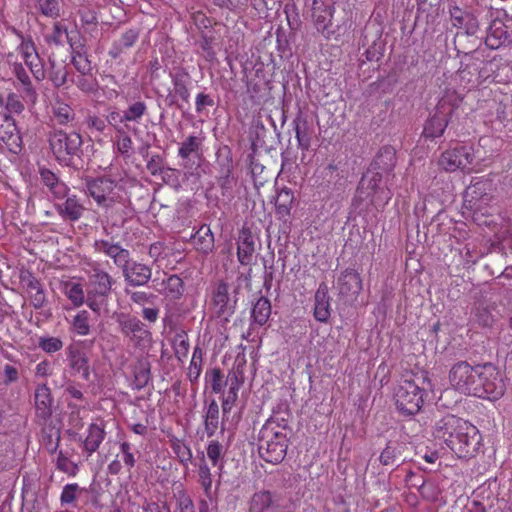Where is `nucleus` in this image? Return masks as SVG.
<instances>
[{
    "mask_svg": "<svg viewBox=\"0 0 512 512\" xmlns=\"http://www.w3.org/2000/svg\"><path fill=\"white\" fill-rule=\"evenodd\" d=\"M434 438L444 442L458 458L474 457L481 445V435L476 426L454 415H447L436 422Z\"/></svg>",
    "mask_w": 512,
    "mask_h": 512,
    "instance_id": "f257e3e1",
    "label": "nucleus"
},
{
    "mask_svg": "<svg viewBox=\"0 0 512 512\" xmlns=\"http://www.w3.org/2000/svg\"><path fill=\"white\" fill-rule=\"evenodd\" d=\"M379 159L380 156L375 159L371 167L364 173L356 192L357 200L375 207L385 206L392 198L391 190L383 183L382 173L376 171L377 168H380Z\"/></svg>",
    "mask_w": 512,
    "mask_h": 512,
    "instance_id": "f03ea898",
    "label": "nucleus"
},
{
    "mask_svg": "<svg viewBox=\"0 0 512 512\" xmlns=\"http://www.w3.org/2000/svg\"><path fill=\"white\" fill-rule=\"evenodd\" d=\"M287 450V435L285 428L276 421L268 420L260 429L258 436V451L266 462L280 463Z\"/></svg>",
    "mask_w": 512,
    "mask_h": 512,
    "instance_id": "7ed1b4c3",
    "label": "nucleus"
},
{
    "mask_svg": "<svg viewBox=\"0 0 512 512\" xmlns=\"http://www.w3.org/2000/svg\"><path fill=\"white\" fill-rule=\"evenodd\" d=\"M493 183L488 179H477L467 187L464 204L472 212L473 220L478 224H488V209L493 202Z\"/></svg>",
    "mask_w": 512,
    "mask_h": 512,
    "instance_id": "20e7f679",
    "label": "nucleus"
},
{
    "mask_svg": "<svg viewBox=\"0 0 512 512\" xmlns=\"http://www.w3.org/2000/svg\"><path fill=\"white\" fill-rule=\"evenodd\" d=\"M87 191L96 204L106 211L124 205L126 193L123 185L109 176L88 180Z\"/></svg>",
    "mask_w": 512,
    "mask_h": 512,
    "instance_id": "39448f33",
    "label": "nucleus"
},
{
    "mask_svg": "<svg viewBox=\"0 0 512 512\" xmlns=\"http://www.w3.org/2000/svg\"><path fill=\"white\" fill-rule=\"evenodd\" d=\"M114 281L112 277L99 266H92L88 273L87 306L95 313L106 305Z\"/></svg>",
    "mask_w": 512,
    "mask_h": 512,
    "instance_id": "423d86ee",
    "label": "nucleus"
},
{
    "mask_svg": "<svg viewBox=\"0 0 512 512\" xmlns=\"http://www.w3.org/2000/svg\"><path fill=\"white\" fill-rule=\"evenodd\" d=\"M423 389L414 379H403L397 385L394 399L399 411L404 414H416L423 404Z\"/></svg>",
    "mask_w": 512,
    "mask_h": 512,
    "instance_id": "0eeeda50",
    "label": "nucleus"
},
{
    "mask_svg": "<svg viewBox=\"0 0 512 512\" xmlns=\"http://www.w3.org/2000/svg\"><path fill=\"white\" fill-rule=\"evenodd\" d=\"M475 396L490 400L499 399L505 391V383L500 371L492 364L480 366Z\"/></svg>",
    "mask_w": 512,
    "mask_h": 512,
    "instance_id": "6e6552de",
    "label": "nucleus"
},
{
    "mask_svg": "<svg viewBox=\"0 0 512 512\" xmlns=\"http://www.w3.org/2000/svg\"><path fill=\"white\" fill-rule=\"evenodd\" d=\"M489 24L485 44L490 49H498L501 46L512 44V16L504 12L490 13Z\"/></svg>",
    "mask_w": 512,
    "mask_h": 512,
    "instance_id": "1a4fd4ad",
    "label": "nucleus"
},
{
    "mask_svg": "<svg viewBox=\"0 0 512 512\" xmlns=\"http://www.w3.org/2000/svg\"><path fill=\"white\" fill-rule=\"evenodd\" d=\"M480 366H471L466 361L454 364L449 372L450 385L463 394L475 396Z\"/></svg>",
    "mask_w": 512,
    "mask_h": 512,
    "instance_id": "9d476101",
    "label": "nucleus"
},
{
    "mask_svg": "<svg viewBox=\"0 0 512 512\" xmlns=\"http://www.w3.org/2000/svg\"><path fill=\"white\" fill-rule=\"evenodd\" d=\"M474 158L475 153L472 147L456 146L444 151L438 160V164L447 172L457 170L470 172L475 170Z\"/></svg>",
    "mask_w": 512,
    "mask_h": 512,
    "instance_id": "9b49d317",
    "label": "nucleus"
},
{
    "mask_svg": "<svg viewBox=\"0 0 512 512\" xmlns=\"http://www.w3.org/2000/svg\"><path fill=\"white\" fill-rule=\"evenodd\" d=\"M50 148L59 162L67 163L69 157L76 154L81 146V137L77 133L67 134L54 131L49 138Z\"/></svg>",
    "mask_w": 512,
    "mask_h": 512,
    "instance_id": "f8f14e48",
    "label": "nucleus"
},
{
    "mask_svg": "<svg viewBox=\"0 0 512 512\" xmlns=\"http://www.w3.org/2000/svg\"><path fill=\"white\" fill-rule=\"evenodd\" d=\"M335 287L345 301H354L362 290V280L356 271L346 269L340 273Z\"/></svg>",
    "mask_w": 512,
    "mask_h": 512,
    "instance_id": "ddd939ff",
    "label": "nucleus"
},
{
    "mask_svg": "<svg viewBox=\"0 0 512 512\" xmlns=\"http://www.w3.org/2000/svg\"><path fill=\"white\" fill-rule=\"evenodd\" d=\"M18 153L21 150L22 140L17 131L15 121L6 113L0 112V147Z\"/></svg>",
    "mask_w": 512,
    "mask_h": 512,
    "instance_id": "4468645a",
    "label": "nucleus"
},
{
    "mask_svg": "<svg viewBox=\"0 0 512 512\" xmlns=\"http://www.w3.org/2000/svg\"><path fill=\"white\" fill-rule=\"evenodd\" d=\"M234 309L235 301L229 297L227 284L220 283L213 294L212 310L214 316L223 322H227L234 313Z\"/></svg>",
    "mask_w": 512,
    "mask_h": 512,
    "instance_id": "2eb2a0df",
    "label": "nucleus"
},
{
    "mask_svg": "<svg viewBox=\"0 0 512 512\" xmlns=\"http://www.w3.org/2000/svg\"><path fill=\"white\" fill-rule=\"evenodd\" d=\"M19 54L29 67L31 73L37 80H42L45 76L43 65L36 51L35 45L31 39L21 37V43L17 48Z\"/></svg>",
    "mask_w": 512,
    "mask_h": 512,
    "instance_id": "dca6fc26",
    "label": "nucleus"
},
{
    "mask_svg": "<svg viewBox=\"0 0 512 512\" xmlns=\"http://www.w3.org/2000/svg\"><path fill=\"white\" fill-rule=\"evenodd\" d=\"M20 283L26 290L31 305L36 309L42 308L46 302V294L40 280L27 271L21 274Z\"/></svg>",
    "mask_w": 512,
    "mask_h": 512,
    "instance_id": "f3484780",
    "label": "nucleus"
},
{
    "mask_svg": "<svg viewBox=\"0 0 512 512\" xmlns=\"http://www.w3.org/2000/svg\"><path fill=\"white\" fill-rule=\"evenodd\" d=\"M94 248L97 252L102 253L113 260L118 268L122 269L130 259L129 250L123 248L119 243L110 240H96Z\"/></svg>",
    "mask_w": 512,
    "mask_h": 512,
    "instance_id": "a211bd4d",
    "label": "nucleus"
},
{
    "mask_svg": "<svg viewBox=\"0 0 512 512\" xmlns=\"http://www.w3.org/2000/svg\"><path fill=\"white\" fill-rule=\"evenodd\" d=\"M121 270L125 281L131 286H143L148 283L152 276V270L149 266L131 261V259Z\"/></svg>",
    "mask_w": 512,
    "mask_h": 512,
    "instance_id": "6ab92c4d",
    "label": "nucleus"
},
{
    "mask_svg": "<svg viewBox=\"0 0 512 512\" xmlns=\"http://www.w3.org/2000/svg\"><path fill=\"white\" fill-rule=\"evenodd\" d=\"M450 15L452 25L465 34L475 35L478 32L479 20L473 13L463 11L459 7H453L450 10Z\"/></svg>",
    "mask_w": 512,
    "mask_h": 512,
    "instance_id": "aec40b11",
    "label": "nucleus"
},
{
    "mask_svg": "<svg viewBox=\"0 0 512 512\" xmlns=\"http://www.w3.org/2000/svg\"><path fill=\"white\" fill-rule=\"evenodd\" d=\"M486 226H492L495 238L504 247L512 249V220L497 216L495 219L488 220Z\"/></svg>",
    "mask_w": 512,
    "mask_h": 512,
    "instance_id": "412c9836",
    "label": "nucleus"
},
{
    "mask_svg": "<svg viewBox=\"0 0 512 512\" xmlns=\"http://www.w3.org/2000/svg\"><path fill=\"white\" fill-rule=\"evenodd\" d=\"M331 315L328 288L320 284L315 293L314 317L319 322H327Z\"/></svg>",
    "mask_w": 512,
    "mask_h": 512,
    "instance_id": "4be33fe9",
    "label": "nucleus"
},
{
    "mask_svg": "<svg viewBox=\"0 0 512 512\" xmlns=\"http://www.w3.org/2000/svg\"><path fill=\"white\" fill-rule=\"evenodd\" d=\"M237 256L242 265L252 263L255 252V242L250 231L242 230L237 242Z\"/></svg>",
    "mask_w": 512,
    "mask_h": 512,
    "instance_id": "5701e85b",
    "label": "nucleus"
},
{
    "mask_svg": "<svg viewBox=\"0 0 512 512\" xmlns=\"http://www.w3.org/2000/svg\"><path fill=\"white\" fill-rule=\"evenodd\" d=\"M58 213L70 221H77L84 213V206L80 203L79 199L75 196H68L62 202L56 204Z\"/></svg>",
    "mask_w": 512,
    "mask_h": 512,
    "instance_id": "b1692460",
    "label": "nucleus"
},
{
    "mask_svg": "<svg viewBox=\"0 0 512 512\" xmlns=\"http://www.w3.org/2000/svg\"><path fill=\"white\" fill-rule=\"evenodd\" d=\"M105 428L102 423H91L87 428V435L83 440V449L91 456L97 451L103 440L105 439Z\"/></svg>",
    "mask_w": 512,
    "mask_h": 512,
    "instance_id": "393cba45",
    "label": "nucleus"
},
{
    "mask_svg": "<svg viewBox=\"0 0 512 512\" xmlns=\"http://www.w3.org/2000/svg\"><path fill=\"white\" fill-rule=\"evenodd\" d=\"M449 118L448 114L439 113L436 108L434 115L427 120L424 126L423 135L426 138L440 137L448 125Z\"/></svg>",
    "mask_w": 512,
    "mask_h": 512,
    "instance_id": "a878e982",
    "label": "nucleus"
},
{
    "mask_svg": "<svg viewBox=\"0 0 512 512\" xmlns=\"http://www.w3.org/2000/svg\"><path fill=\"white\" fill-rule=\"evenodd\" d=\"M52 398L50 389L46 385H40L35 391L36 414L42 419H47L52 412Z\"/></svg>",
    "mask_w": 512,
    "mask_h": 512,
    "instance_id": "bb28decb",
    "label": "nucleus"
},
{
    "mask_svg": "<svg viewBox=\"0 0 512 512\" xmlns=\"http://www.w3.org/2000/svg\"><path fill=\"white\" fill-rule=\"evenodd\" d=\"M68 362L69 366L75 373L80 374L85 380L89 379L90 372L88 358L83 351L74 347H69Z\"/></svg>",
    "mask_w": 512,
    "mask_h": 512,
    "instance_id": "cd10ccee",
    "label": "nucleus"
},
{
    "mask_svg": "<svg viewBox=\"0 0 512 512\" xmlns=\"http://www.w3.org/2000/svg\"><path fill=\"white\" fill-rule=\"evenodd\" d=\"M192 243L201 253H210L214 248V236L210 227L206 225L200 227V229L193 235Z\"/></svg>",
    "mask_w": 512,
    "mask_h": 512,
    "instance_id": "c85d7f7f",
    "label": "nucleus"
},
{
    "mask_svg": "<svg viewBox=\"0 0 512 512\" xmlns=\"http://www.w3.org/2000/svg\"><path fill=\"white\" fill-rule=\"evenodd\" d=\"M241 383L242 381L237 372L232 371L228 374L226 384L229 386V389L222 402V408L225 412L230 410L236 401Z\"/></svg>",
    "mask_w": 512,
    "mask_h": 512,
    "instance_id": "c756f323",
    "label": "nucleus"
},
{
    "mask_svg": "<svg viewBox=\"0 0 512 512\" xmlns=\"http://www.w3.org/2000/svg\"><path fill=\"white\" fill-rule=\"evenodd\" d=\"M462 102V95L455 90L447 89L437 104L439 113L451 116L455 108Z\"/></svg>",
    "mask_w": 512,
    "mask_h": 512,
    "instance_id": "7c9ffc66",
    "label": "nucleus"
},
{
    "mask_svg": "<svg viewBox=\"0 0 512 512\" xmlns=\"http://www.w3.org/2000/svg\"><path fill=\"white\" fill-rule=\"evenodd\" d=\"M71 331L79 336H87L90 333V314L87 310H80L72 318Z\"/></svg>",
    "mask_w": 512,
    "mask_h": 512,
    "instance_id": "2f4dec72",
    "label": "nucleus"
},
{
    "mask_svg": "<svg viewBox=\"0 0 512 512\" xmlns=\"http://www.w3.org/2000/svg\"><path fill=\"white\" fill-rule=\"evenodd\" d=\"M198 482L201 485L206 497L209 500H212L215 494V492L212 489V473L204 460L198 466Z\"/></svg>",
    "mask_w": 512,
    "mask_h": 512,
    "instance_id": "473e14b6",
    "label": "nucleus"
},
{
    "mask_svg": "<svg viewBox=\"0 0 512 512\" xmlns=\"http://www.w3.org/2000/svg\"><path fill=\"white\" fill-rule=\"evenodd\" d=\"M334 11L333 6L317 7L314 9L315 25L319 31L324 32L331 25Z\"/></svg>",
    "mask_w": 512,
    "mask_h": 512,
    "instance_id": "72a5a7b5",
    "label": "nucleus"
},
{
    "mask_svg": "<svg viewBox=\"0 0 512 512\" xmlns=\"http://www.w3.org/2000/svg\"><path fill=\"white\" fill-rule=\"evenodd\" d=\"M204 425H205V432L206 434L211 437L213 436L219 426V407L216 402H212L206 411L205 419H204Z\"/></svg>",
    "mask_w": 512,
    "mask_h": 512,
    "instance_id": "f704fd0d",
    "label": "nucleus"
},
{
    "mask_svg": "<svg viewBox=\"0 0 512 512\" xmlns=\"http://www.w3.org/2000/svg\"><path fill=\"white\" fill-rule=\"evenodd\" d=\"M271 315V305L267 298L261 297L254 304L252 318L259 325H264Z\"/></svg>",
    "mask_w": 512,
    "mask_h": 512,
    "instance_id": "c9c22d12",
    "label": "nucleus"
},
{
    "mask_svg": "<svg viewBox=\"0 0 512 512\" xmlns=\"http://www.w3.org/2000/svg\"><path fill=\"white\" fill-rule=\"evenodd\" d=\"M272 504V495L268 491L255 493L250 501L249 512H266Z\"/></svg>",
    "mask_w": 512,
    "mask_h": 512,
    "instance_id": "e433bc0d",
    "label": "nucleus"
},
{
    "mask_svg": "<svg viewBox=\"0 0 512 512\" xmlns=\"http://www.w3.org/2000/svg\"><path fill=\"white\" fill-rule=\"evenodd\" d=\"M63 292L75 307H80L86 302L84 291L80 283L66 282Z\"/></svg>",
    "mask_w": 512,
    "mask_h": 512,
    "instance_id": "4c0bfd02",
    "label": "nucleus"
},
{
    "mask_svg": "<svg viewBox=\"0 0 512 512\" xmlns=\"http://www.w3.org/2000/svg\"><path fill=\"white\" fill-rule=\"evenodd\" d=\"M147 111V106L143 101H136L128 106L123 112L120 122H139Z\"/></svg>",
    "mask_w": 512,
    "mask_h": 512,
    "instance_id": "58836bf2",
    "label": "nucleus"
},
{
    "mask_svg": "<svg viewBox=\"0 0 512 512\" xmlns=\"http://www.w3.org/2000/svg\"><path fill=\"white\" fill-rule=\"evenodd\" d=\"M293 124L298 147L302 150H308L310 147V136L308 133L307 121L305 119L297 118L294 120Z\"/></svg>",
    "mask_w": 512,
    "mask_h": 512,
    "instance_id": "ea45409f",
    "label": "nucleus"
},
{
    "mask_svg": "<svg viewBox=\"0 0 512 512\" xmlns=\"http://www.w3.org/2000/svg\"><path fill=\"white\" fill-rule=\"evenodd\" d=\"M202 145V141L197 136L187 137L179 146L178 156L184 160L189 159L193 154H197Z\"/></svg>",
    "mask_w": 512,
    "mask_h": 512,
    "instance_id": "a19ab883",
    "label": "nucleus"
},
{
    "mask_svg": "<svg viewBox=\"0 0 512 512\" xmlns=\"http://www.w3.org/2000/svg\"><path fill=\"white\" fill-rule=\"evenodd\" d=\"M164 286L161 290L170 298L176 299L182 294V280L176 275H172L162 283Z\"/></svg>",
    "mask_w": 512,
    "mask_h": 512,
    "instance_id": "79ce46f5",
    "label": "nucleus"
},
{
    "mask_svg": "<svg viewBox=\"0 0 512 512\" xmlns=\"http://www.w3.org/2000/svg\"><path fill=\"white\" fill-rule=\"evenodd\" d=\"M119 324L121 326L122 332L130 338L133 334L139 332V330H141V328L144 326L143 323L136 317L125 315L120 316Z\"/></svg>",
    "mask_w": 512,
    "mask_h": 512,
    "instance_id": "37998d69",
    "label": "nucleus"
},
{
    "mask_svg": "<svg viewBox=\"0 0 512 512\" xmlns=\"http://www.w3.org/2000/svg\"><path fill=\"white\" fill-rule=\"evenodd\" d=\"M53 116L59 124H67L74 119V112L69 105L57 102L53 106Z\"/></svg>",
    "mask_w": 512,
    "mask_h": 512,
    "instance_id": "c03bdc74",
    "label": "nucleus"
},
{
    "mask_svg": "<svg viewBox=\"0 0 512 512\" xmlns=\"http://www.w3.org/2000/svg\"><path fill=\"white\" fill-rule=\"evenodd\" d=\"M202 370V351L200 348H195L193 351V355L190 361V365L188 367V377L190 381H196Z\"/></svg>",
    "mask_w": 512,
    "mask_h": 512,
    "instance_id": "a18cd8bd",
    "label": "nucleus"
},
{
    "mask_svg": "<svg viewBox=\"0 0 512 512\" xmlns=\"http://www.w3.org/2000/svg\"><path fill=\"white\" fill-rule=\"evenodd\" d=\"M293 202V193L288 188H283L277 195L276 207L278 212L288 214Z\"/></svg>",
    "mask_w": 512,
    "mask_h": 512,
    "instance_id": "49530a36",
    "label": "nucleus"
},
{
    "mask_svg": "<svg viewBox=\"0 0 512 512\" xmlns=\"http://www.w3.org/2000/svg\"><path fill=\"white\" fill-rule=\"evenodd\" d=\"M207 457L213 466H218L220 470L223 469V446L217 441H211L207 446Z\"/></svg>",
    "mask_w": 512,
    "mask_h": 512,
    "instance_id": "de8ad7c7",
    "label": "nucleus"
},
{
    "mask_svg": "<svg viewBox=\"0 0 512 512\" xmlns=\"http://www.w3.org/2000/svg\"><path fill=\"white\" fill-rule=\"evenodd\" d=\"M173 451L177 455L179 461L184 466H188V464L192 460V452L191 449L181 440H178L172 444Z\"/></svg>",
    "mask_w": 512,
    "mask_h": 512,
    "instance_id": "09e8293b",
    "label": "nucleus"
},
{
    "mask_svg": "<svg viewBox=\"0 0 512 512\" xmlns=\"http://www.w3.org/2000/svg\"><path fill=\"white\" fill-rule=\"evenodd\" d=\"M173 348L175 354L178 358L186 357L189 350V342L187 335L182 333H177L173 339Z\"/></svg>",
    "mask_w": 512,
    "mask_h": 512,
    "instance_id": "8fccbe9b",
    "label": "nucleus"
},
{
    "mask_svg": "<svg viewBox=\"0 0 512 512\" xmlns=\"http://www.w3.org/2000/svg\"><path fill=\"white\" fill-rule=\"evenodd\" d=\"M38 345L46 353H54L62 349L63 342L58 337H41Z\"/></svg>",
    "mask_w": 512,
    "mask_h": 512,
    "instance_id": "3c124183",
    "label": "nucleus"
},
{
    "mask_svg": "<svg viewBox=\"0 0 512 512\" xmlns=\"http://www.w3.org/2000/svg\"><path fill=\"white\" fill-rule=\"evenodd\" d=\"M80 487L76 483L66 484L60 495V502L62 505L71 504L75 501L78 492L80 491Z\"/></svg>",
    "mask_w": 512,
    "mask_h": 512,
    "instance_id": "603ef678",
    "label": "nucleus"
},
{
    "mask_svg": "<svg viewBox=\"0 0 512 512\" xmlns=\"http://www.w3.org/2000/svg\"><path fill=\"white\" fill-rule=\"evenodd\" d=\"M37 6L45 16L56 17L59 14V0H37Z\"/></svg>",
    "mask_w": 512,
    "mask_h": 512,
    "instance_id": "864d4df0",
    "label": "nucleus"
},
{
    "mask_svg": "<svg viewBox=\"0 0 512 512\" xmlns=\"http://www.w3.org/2000/svg\"><path fill=\"white\" fill-rule=\"evenodd\" d=\"M57 469L69 474L75 475L77 472V465L72 462L67 456H65L62 452H59L57 460H56Z\"/></svg>",
    "mask_w": 512,
    "mask_h": 512,
    "instance_id": "5fc2aeb1",
    "label": "nucleus"
},
{
    "mask_svg": "<svg viewBox=\"0 0 512 512\" xmlns=\"http://www.w3.org/2000/svg\"><path fill=\"white\" fill-rule=\"evenodd\" d=\"M115 147H116L117 151L119 153H121L122 155L129 156L130 152L133 149V142H132L130 136H128L124 132H121L117 136Z\"/></svg>",
    "mask_w": 512,
    "mask_h": 512,
    "instance_id": "6e6d98bb",
    "label": "nucleus"
},
{
    "mask_svg": "<svg viewBox=\"0 0 512 512\" xmlns=\"http://www.w3.org/2000/svg\"><path fill=\"white\" fill-rule=\"evenodd\" d=\"M72 63L77 71L83 75H87L91 71V63L83 54H75L72 58Z\"/></svg>",
    "mask_w": 512,
    "mask_h": 512,
    "instance_id": "4d7b16f0",
    "label": "nucleus"
},
{
    "mask_svg": "<svg viewBox=\"0 0 512 512\" xmlns=\"http://www.w3.org/2000/svg\"><path fill=\"white\" fill-rule=\"evenodd\" d=\"M120 451H121V454H122V460L124 462V464L129 468H133L135 463H136V459H135V456L132 452V446L130 443L128 442H123L120 444Z\"/></svg>",
    "mask_w": 512,
    "mask_h": 512,
    "instance_id": "13d9d810",
    "label": "nucleus"
},
{
    "mask_svg": "<svg viewBox=\"0 0 512 512\" xmlns=\"http://www.w3.org/2000/svg\"><path fill=\"white\" fill-rule=\"evenodd\" d=\"M131 341L140 347H147L151 343V333L143 326L139 332L131 336Z\"/></svg>",
    "mask_w": 512,
    "mask_h": 512,
    "instance_id": "bf43d9fd",
    "label": "nucleus"
},
{
    "mask_svg": "<svg viewBox=\"0 0 512 512\" xmlns=\"http://www.w3.org/2000/svg\"><path fill=\"white\" fill-rule=\"evenodd\" d=\"M396 459V450L395 448L387 445L386 448L381 452L379 456V460L383 465H391L394 463Z\"/></svg>",
    "mask_w": 512,
    "mask_h": 512,
    "instance_id": "052dcab7",
    "label": "nucleus"
},
{
    "mask_svg": "<svg viewBox=\"0 0 512 512\" xmlns=\"http://www.w3.org/2000/svg\"><path fill=\"white\" fill-rule=\"evenodd\" d=\"M211 389L214 393H220L223 389V375L218 369L211 372Z\"/></svg>",
    "mask_w": 512,
    "mask_h": 512,
    "instance_id": "680f3d73",
    "label": "nucleus"
},
{
    "mask_svg": "<svg viewBox=\"0 0 512 512\" xmlns=\"http://www.w3.org/2000/svg\"><path fill=\"white\" fill-rule=\"evenodd\" d=\"M51 193L54 195L55 199L62 201L67 198L69 188L67 185L61 181H59L56 185H54L51 189H49Z\"/></svg>",
    "mask_w": 512,
    "mask_h": 512,
    "instance_id": "e2e57ef3",
    "label": "nucleus"
},
{
    "mask_svg": "<svg viewBox=\"0 0 512 512\" xmlns=\"http://www.w3.org/2000/svg\"><path fill=\"white\" fill-rule=\"evenodd\" d=\"M138 36H139L138 32L134 29H130V30L126 31L121 36V39H120L121 46L126 47V48L131 47L138 39Z\"/></svg>",
    "mask_w": 512,
    "mask_h": 512,
    "instance_id": "0e129e2a",
    "label": "nucleus"
},
{
    "mask_svg": "<svg viewBox=\"0 0 512 512\" xmlns=\"http://www.w3.org/2000/svg\"><path fill=\"white\" fill-rule=\"evenodd\" d=\"M40 175L42 181L49 189H51L54 185H56L59 182L57 176L48 169H42L40 171Z\"/></svg>",
    "mask_w": 512,
    "mask_h": 512,
    "instance_id": "69168bd1",
    "label": "nucleus"
},
{
    "mask_svg": "<svg viewBox=\"0 0 512 512\" xmlns=\"http://www.w3.org/2000/svg\"><path fill=\"white\" fill-rule=\"evenodd\" d=\"M178 506L180 512H194L193 502L186 494H182L178 497Z\"/></svg>",
    "mask_w": 512,
    "mask_h": 512,
    "instance_id": "338daca9",
    "label": "nucleus"
},
{
    "mask_svg": "<svg viewBox=\"0 0 512 512\" xmlns=\"http://www.w3.org/2000/svg\"><path fill=\"white\" fill-rule=\"evenodd\" d=\"M144 512H170L166 503L151 502L144 507Z\"/></svg>",
    "mask_w": 512,
    "mask_h": 512,
    "instance_id": "774afa93",
    "label": "nucleus"
}]
</instances>
